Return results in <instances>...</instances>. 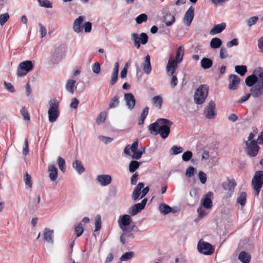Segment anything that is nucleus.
<instances>
[{
  "mask_svg": "<svg viewBox=\"0 0 263 263\" xmlns=\"http://www.w3.org/2000/svg\"><path fill=\"white\" fill-rule=\"evenodd\" d=\"M229 89L232 90H235L237 87V85L240 82V78L237 75L230 74L229 76Z\"/></svg>",
  "mask_w": 263,
  "mask_h": 263,
  "instance_id": "22",
  "label": "nucleus"
},
{
  "mask_svg": "<svg viewBox=\"0 0 263 263\" xmlns=\"http://www.w3.org/2000/svg\"><path fill=\"white\" fill-rule=\"evenodd\" d=\"M159 209L161 213L164 214H167L172 211V208L170 206L165 204H160Z\"/></svg>",
  "mask_w": 263,
  "mask_h": 263,
  "instance_id": "41",
  "label": "nucleus"
},
{
  "mask_svg": "<svg viewBox=\"0 0 263 263\" xmlns=\"http://www.w3.org/2000/svg\"><path fill=\"white\" fill-rule=\"evenodd\" d=\"M143 72L147 74H149L152 71L150 56L149 55H147L144 58V63L143 65Z\"/></svg>",
  "mask_w": 263,
  "mask_h": 263,
  "instance_id": "27",
  "label": "nucleus"
},
{
  "mask_svg": "<svg viewBox=\"0 0 263 263\" xmlns=\"http://www.w3.org/2000/svg\"><path fill=\"white\" fill-rule=\"evenodd\" d=\"M9 15L7 13L0 15V25L3 26L9 20Z\"/></svg>",
  "mask_w": 263,
  "mask_h": 263,
  "instance_id": "55",
  "label": "nucleus"
},
{
  "mask_svg": "<svg viewBox=\"0 0 263 263\" xmlns=\"http://www.w3.org/2000/svg\"><path fill=\"white\" fill-rule=\"evenodd\" d=\"M198 250L200 253L209 255L213 253L214 249L210 243L200 240L198 243Z\"/></svg>",
  "mask_w": 263,
  "mask_h": 263,
  "instance_id": "9",
  "label": "nucleus"
},
{
  "mask_svg": "<svg viewBox=\"0 0 263 263\" xmlns=\"http://www.w3.org/2000/svg\"><path fill=\"white\" fill-rule=\"evenodd\" d=\"M226 27V24L222 23L219 24L215 25L210 30V34L214 35L221 33Z\"/></svg>",
  "mask_w": 263,
  "mask_h": 263,
  "instance_id": "25",
  "label": "nucleus"
},
{
  "mask_svg": "<svg viewBox=\"0 0 263 263\" xmlns=\"http://www.w3.org/2000/svg\"><path fill=\"white\" fill-rule=\"evenodd\" d=\"M53 230L49 229L48 228H45L43 233L44 240L48 243H53Z\"/></svg>",
  "mask_w": 263,
  "mask_h": 263,
  "instance_id": "24",
  "label": "nucleus"
},
{
  "mask_svg": "<svg viewBox=\"0 0 263 263\" xmlns=\"http://www.w3.org/2000/svg\"><path fill=\"white\" fill-rule=\"evenodd\" d=\"M247 194L245 192H241L237 198V201L241 205L243 206L246 203Z\"/></svg>",
  "mask_w": 263,
  "mask_h": 263,
  "instance_id": "43",
  "label": "nucleus"
},
{
  "mask_svg": "<svg viewBox=\"0 0 263 263\" xmlns=\"http://www.w3.org/2000/svg\"><path fill=\"white\" fill-rule=\"evenodd\" d=\"M184 52V47L183 46H179L176 51L175 60L180 63L182 61Z\"/></svg>",
  "mask_w": 263,
  "mask_h": 263,
  "instance_id": "36",
  "label": "nucleus"
},
{
  "mask_svg": "<svg viewBox=\"0 0 263 263\" xmlns=\"http://www.w3.org/2000/svg\"><path fill=\"white\" fill-rule=\"evenodd\" d=\"M144 187V183L143 182H139L134 189L132 194V199L136 201L140 197L141 194V190Z\"/></svg>",
  "mask_w": 263,
  "mask_h": 263,
  "instance_id": "28",
  "label": "nucleus"
},
{
  "mask_svg": "<svg viewBox=\"0 0 263 263\" xmlns=\"http://www.w3.org/2000/svg\"><path fill=\"white\" fill-rule=\"evenodd\" d=\"M49 177L52 181H54L58 178V168L53 165H49L48 168Z\"/></svg>",
  "mask_w": 263,
  "mask_h": 263,
  "instance_id": "26",
  "label": "nucleus"
},
{
  "mask_svg": "<svg viewBox=\"0 0 263 263\" xmlns=\"http://www.w3.org/2000/svg\"><path fill=\"white\" fill-rule=\"evenodd\" d=\"M173 123L166 119L160 118L149 125L148 128L154 135L159 134L163 139L167 138L170 133V127Z\"/></svg>",
  "mask_w": 263,
  "mask_h": 263,
  "instance_id": "1",
  "label": "nucleus"
},
{
  "mask_svg": "<svg viewBox=\"0 0 263 263\" xmlns=\"http://www.w3.org/2000/svg\"><path fill=\"white\" fill-rule=\"evenodd\" d=\"M124 100L128 108L130 110L133 109L136 103V100L134 95L132 93H125Z\"/></svg>",
  "mask_w": 263,
  "mask_h": 263,
  "instance_id": "21",
  "label": "nucleus"
},
{
  "mask_svg": "<svg viewBox=\"0 0 263 263\" xmlns=\"http://www.w3.org/2000/svg\"><path fill=\"white\" fill-rule=\"evenodd\" d=\"M194 16V8L192 6H191L186 11L183 17V22L187 26H189L191 25L193 20Z\"/></svg>",
  "mask_w": 263,
  "mask_h": 263,
  "instance_id": "19",
  "label": "nucleus"
},
{
  "mask_svg": "<svg viewBox=\"0 0 263 263\" xmlns=\"http://www.w3.org/2000/svg\"><path fill=\"white\" fill-rule=\"evenodd\" d=\"M72 167L79 174H81L85 171V168L79 160H74L72 162Z\"/></svg>",
  "mask_w": 263,
  "mask_h": 263,
  "instance_id": "29",
  "label": "nucleus"
},
{
  "mask_svg": "<svg viewBox=\"0 0 263 263\" xmlns=\"http://www.w3.org/2000/svg\"><path fill=\"white\" fill-rule=\"evenodd\" d=\"M251 95L254 98L260 97L263 94V84L257 83L251 89Z\"/></svg>",
  "mask_w": 263,
  "mask_h": 263,
  "instance_id": "20",
  "label": "nucleus"
},
{
  "mask_svg": "<svg viewBox=\"0 0 263 263\" xmlns=\"http://www.w3.org/2000/svg\"><path fill=\"white\" fill-rule=\"evenodd\" d=\"M258 20V16H252L247 19L246 21L247 26L249 27L255 25Z\"/></svg>",
  "mask_w": 263,
  "mask_h": 263,
  "instance_id": "47",
  "label": "nucleus"
},
{
  "mask_svg": "<svg viewBox=\"0 0 263 263\" xmlns=\"http://www.w3.org/2000/svg\"><path fill=\"white\" fill-rule=\"evenodd\" d=\"M236 183L234 180H228L222 184V187L225 191V197L229 198L232 196Z\"/></svg>",
  "mask_w": 263,
  "mask_h": 263,
  "instance_id": "12",
  "label": "nucleus"
},
{
  "mask_svg": "<svg viewBox=\"0 0 263 263\" xmlns=\"http://www.w3.org/2000/svg\"><path fill=\"white\" fill-rule=\"evenodd\" d=\"M250 258V255L245 251H241L238 256V259L242 263H249Z\"/></svg>",
  "mask_w": 263,
  "mask_h": 263,
  "instance_id": "33",
  "label": "nucleus"
},
{
  "mask_svg": "<svg viewBox=\"0 0 263 263\" xmlns=\"http://www.w3.org/2000/svg\"><path fill=\"white\" fill-rule=\"evenodd\" d=\"M140 163L137 161L132 160L129 164V171L130 173L134 172L140 166Z\"/></svg>",
  "mask_w": 263,
  "mask_h": 263,
  "instance_id": "40",
  "label": "nucleus"
},
{
  "mask_svg": "<svg viewBox=\"0 0 263 263\" xmlns=\"http://www.w3.org/2000/svg\"><path fill=\"white\" fill-rule=\"evenodd\" d=\"M204 207L200 206L197 210L198 213V218L199 219H201L204 217L206 215H207L209 213V209H205Z\"/></svg>",
  "mask_w": 263,
  "mask_h": 263,
  "instance_id": "39",
  "label": "nucleus"
},
{
  "mask_svg": "<svg viewBox=\"0 0 263 263\" xmlns=\"http://www.w3.org/2000/svg\"><path fill=\"white\" fill-rule=\"evenodd\" d=\"M257 78L254 74H252L250 76H248L245 80L246 84L249 86L251 87L254 85L255 83H257Z\"/></svg>",
  "mask_w": 263,
  "mask_h": 263,
  "instance_id": "35",
  "label": "nucleus"
},
{
  "mask_svg": "<svg viewBox=\"0 0 263 263\" xmlns=\"http://www.w3.org/2000/svg\"><path fill=\"white\" fill-rule=\"evenodd\" d=\"M132 221V218L129 215H124L120 216L118 219V224L120 229L124 232V234H126L128 231L127 226L130 224Z\"/></svg>",
  "mask_w": 263,
  "mask_h": 263,
  "instance_id": "11",
  "label": "nucleus"
},
{
  "mask_svg": "<svg viewBox=\"0 0 263 263\" xmlns=\"http://www.w3.org/2000/svg\"><path fill=\"white\" fill-rule=\"evenodd\" d=\"M204 115L209 119H213L216 115L215 104L213 101H210L208 105L204 108Z\"/></svg>",
  "mask_w": 263,
  "mask_h": 263,
  "instance_id": "13",
  "label": "nucleus"
},
{
  "mask_svg": "<svg viewBox=\"0 0 263 263\" xmlns=\"http://www.w3.org/2000/svg\"><path fill=\"white\" fill-rule=\"evenodd\" d=\"M33 64L31 61L27 60L21 63L17 69V75L21 77L32 70Z\"/></svg>",
  "mask_w": 263,
  "mask_h": 263,
  "instance_id": "6",
  "label": "nucleus"
},
{
  "mask_svg": "<svg viewBox=\"0 0 263 263\" xmlns=\"http://www.w3.org/2000/svg\"><path fill=\"white\" fill-rule=\"evenodd\" d=\"M183 151V148L176 145L173 146L170 149V153L171 155H177Z\"/></svg>",
  "mask_w": 263,
  "mask_h": 263,
  "instance_id": "45",
  "label": "nucleus"
},
{
  "mask_svg": "<svg viewBox=\"0 0 263 263\" xmlns=\"http://www.w3.org/2000/svg\"><path fill=\"white\" fill-rule=\"evenodd\" d=\"M163 20L166 26H170L175 22V17L173 15L167 14L164 17Z\"/></svg>",
  "mask_w": 263,
  "mask_h": 263,
  "instance_id": "38",
  "label": "nucleus"
},
{
  "mask_svg": "<svg viewBox=\"0 0 263 263\" xmlns=\"http://www.w3.org/2000/svg\"><path fill=\"white\" fill-rule=\"evenodd\" d=\"M76 84V81L74 80L69 79L67 80L66 84V89L67 91L71 93V94L73 93L74 89L73 88L74 87Z\"/></svg>",
  "mask_w": 263,
  "mask_h": 263,
  "instance_id": "37",
  "label": "nucleus"
},
{
  "mask_svg": "<svg viewBox=\"0 0 263 263\" xmlns=\"http://www.w3.org/2000/svg\"><path fill=\"white\" fill-rule=\"evenodd\" d=\"M134 256L133 252H126L120 257L121 261H127L131 259Z\"/></svg>",
  "mask_w": 263,
  "mask_h": 263,
  "instance_id": "50",
  "label": "nucleus"
},
{
  "mask_svg": "<svg viewBox=\"0 0 263 263\" xmlns=\"http://www.w3.org/2000/svg\"><path fill=\"white\" fill-rule=\"evenodd\" d=\"M138 141H135L132 145H127L124 149V153L127 155L130 156L134 159L138 160L140 159L142 155L145 152V147H141L138 150Z\"/></svg>",
  "mask_w": 263,
  "mask_h": 263,
  "instance_id": "2",
  "label": "nucleus"
},
{
  "mask_svg": "<svg viewBox=\"0 0 263 263\" xmlns=\"http://www.w3.org/2000/svg\"><path fill=\"white\" fill-rule=\"evenodd\" d=\"M213 193L212 192H209L205 194L201 201V206L206 209H210L213 205L211 199Z\"/></svg>",
  "mask_w": 263,
  "mask_h": 263,
  "instance_id": "16",
  "label": "nucleus"
},
{
  "mask_svg": "<svg viewBox=\"0 0 263 263\" xmlns=\"http://www.w3.org/2000/svg\"><path fill=\"white\" fill-rule=\"evenodd\" d=\"M252 184L255 191V194L258 196L263 185V171H259L255 173L252 180Z\"/></svg>",
  "mask_w": 263,
  "mask_h": 263,
  "instance_id": "5",
  "label": "nucleus"
},
{
  "mask_svg": "<svg viewBox=\"0 0 263 263\" xmlns=\"http://www.w3.org/2000/svg\"><path fill=\"white\" fill-rule=\"evenodd\" d=\"M38 4L40 7L51 8L52 3L48 0H37Z\"/></svg>",
  "mask_w": 263,
  "mask_h": 263,
  "instance_id": "44",
  "label": "nucleus"
},
{
  "mask_svg": "<svg viewBox=\"0 0 263 263\" xmlns=\"http://www.w3.org/2000/svg\"><path fill=\"white\" fill-rule=\"evenodd\" d=\"M101 227V216L98 215L95 217V231H98L100 230Z\"/></svg>",
  "mask_w": 263,
  "mask_h": 263,
  "instance_id": "52",
  "label": "nucleus"
},
{
  "mask_svg": "<svg viewBox=\"0 0 263 263\" xmlns=\"http://www.w3.org/2000/svg\"><path fill=\"white\" fill-rule=\"evenodd\" d=\"M153 105L158 109L161 108L163 99L160 96H155L152 99Z\"/></svg>",
  "mask_w": 263,
  "mask_h": 263,
  "instance_id": "31",
  "label": "nucleus"
},
{
  "mask_svg": "<svg viewBox=\"0 0 263 263\" xmlns=\"http://www.w3.org/2000/svg\"><path fill=\"white\" fill-rule=\"evenodd\" d=\"M119 103V98L117 96H115L110 100L109 107L110 108H115L118 106Z\"/></svg>",
  "mask_w": 263,
  "mask_h": 263,
  "instance_id": "48",
  "label": "nucleus"
},
{
  "mask_svg": "<svg viewBox=\"0 0 263 263\" xmlns=\"http://www.w3.org/2000/svg\"><path fill=\"white\" fill-rule=\"evenodd\" d=\"M24 180L26 185H28L29 187H32L31 177L27 172L25 174Z\"/></svg>",
  "mask_w": 263,
  "mask_h": 263,
  "instance_id": "51",
  "label": "nucleus"
},
{
  "mask_svg": "<svg viewBox=\"0 0 263 263\" xmlns=\"http://www.w3.org/2000/svg\"><path fill=\"white\" fill-rule=\"evenodd\" d=\"M65 55L64 49L62 47L56 48L50 57V62L52 64H58Z\"/></svg>",
  "mask_w": 263,
  "mask_h": 263,
  "instance_id": "8",
  "label": "nucleus"
},
{
  "mask_svg": "<svg viewBox=\"0 0 263 263\" xmlns=\"http://www.w3.org/2000/svg\"><path fill=\"white\" fill-rule=\"evenodd\" d=\"M219 57L221 59L227 58L228 57L227 49L225 48H221L219 53Z\"/></svg>",
  "mask_w": 263,
  "mask_h": 263,
  "instance_id": "63",
  "label": "nucleus"
},
{
  "mask_svg": "<svg viewBox=\"0 0 263 263\" xmlns=\"http://www.w3.org/2000/svg\"><path fill=\"white\" fill-rule=\"evenodd\" d=\"M107 115L105 112H101L99 114L96 119V123L97 124H100L103 123L106 118Z\"/></svg>",
  "mask_w": 263,
  "mask_h": 263,
  "instance_id": "46",
  "label": "nucleus"
},
{
  "mask_svg": "<svg viewBox=\"0 0 263 263\" xmlns=\"http://www.w3.org/2000/svg\"><path fill=\"white\" fill-rule=\"evenodd\" d=\"M119 69V63L117 62L115 63L112 72L111 76V79L110 81V84L111 85H114L117 81L118 78V73Z\"/></svg>",
  "mask_w": 263,
  "mask_h": 263,
  "instance_id": "23",
  "label": "nucleus"
},
{
  "mask_svg": "<svg viewBox=\"0 0 263 263\" xmlns=\"http://www.w3.org/2000/svg\"><path fill=\"white\" fill-rule=\"evenodd\" d=\"M39 26L40 27V32L41 34V37L42 38L45 37L47 34V30L46 28L41 23H39Z\"/></svg>",
  "mask_w": 263,
  "mask_h": 263,
  "instance_id": "61",
  "label": "nucleus"
},
{
  "mask_svg": "<svg viewBox=\"0 0 263 263\" xmlns=\"http://www.w3.org/2000/svg\"><path fill=\"white\" fill-rule=\"evenodd\" d=\"M209 92V87L206 85H200L196 90L194 99L197 104H202L205 100Z\"/></svg>",
  "mask_w": 263,
  "mask_h": 263,
  "instance_id": "4",
  "label": "nucleus"
},
{
  "mask_svg": "<svg viewBox=\"0 0 263 263\" xmlns=\"http://www.w3.org/2000/svg\"><path fill=\"white\" fill-rule=\"evenodd\" d=\"M60 114L59 102L55 99H51L48 102V119L50 122H55L58 118Z\"/></svg>",
  "mask_w": 263,
  "mask_h": 263,
  "instance_id": "3",
  "label": "nucleus"
},
{
  "mask_svg": "<svg viewBox=\"0 0 263 263\" xmlns=\"http://www.w3.org/2000/svg\"><path fill=\"white\" fill-rule=\"evenodd\" d=\"M75 233L77 235V237L80 236L83 233L84 229L82 223H79L74 228Z\"/></svg>",
  "mask_w": 263,
  "mask_h": 263,
  "instance_id": "53",
  "label": "nucleus"
},
{
  "mask_svg": "<svg viewBox=\"0 0 263 263\" xmlns=\"http://www.w3.org/2000/svg\"><path fill=\"white\" fill-rule=\"evenodd\" d=\"M147 201V199L146 198H144L140 203L134 205L129 210V213L132 216L136 215L141 210L144 209Z\"/></svg>",
  "mask_w": 263,
  "mask_h": 263,
  "instance_id": "14",
  "label": "nucleus"
},
{
  "mask_svg": "<svg viewBox=\"0 0 263 263\" xmlns=\"http://www.w3.org/2000/svg\"><path fill=\"white\" fill-rule=\"evenodd\" d=\"M57 163L59 165V167L60 169V170L64 172L65 171V160L61 158V157H59L57 159Z\"/></svg>",
  "mask_w": 263,
  "mask_h": 263,
  "instance_id": "56",
  "label": "nucleus"
},
{
  "mask_svg": "<svg viewBox=\"0 0 263 263\" xmlns=\"http://www.w3.org/2000/svg\"><path fill=\"white\" fill-rule=\"evenodd\" d=\"M222 45L221 40L218 37L213 38L210 43L211 48L213 49H217L221 47Z\"/></svg>",
  "mask_w": 263,
  "mask_h": 263,
  "instance_id": "30",
  "label": "nucleus"
},
{
  "mask_svg": "<svg viewBox=\"0 0 263 263\" xmlns=\"http://www.w3.org/2000/svg\"><path fill=\"white\" fill-rule=\"evenodd\" d=\"M85 19V16L83 15L79 16L77 18L73 24V30L77 33H80L83 31V23Z\"/></svg>",
  "mask_w": 263,
  "mask_h": 263,
  "instance_id": "17",
  "label": "nucleus"
},
{
  "mask_svg": "<svg viewBox=\"0 0 263 263\" xmlns=\"http://www.w3.org/2000/svg\"><path fill=\"white\" fill-rule=\"evenodd\" d=\"M235 69L236 72L241 76L245 75L247 71V67L245 65L235 66Z\"/></svg>",
  "mask_w": 263,
  "mask_h": 263,
  "instance_id": "42",
  "label": "nucleus"
},
{
  "mask_svg": "<svg viewBox=\"0 0 263 263\" xmlns=\"http://www.w3.org/2000/svg\"><path fill=\"white\" fill-rule=\"evenodd\" d=\"M147 20V16L144 13H142L138 15L136 18V22L137 24H140L144 22H146Z\"/></svg>",
  "mask_w": 263,
  "mask_h": 263,
  "instance_id": "49",
  "label": "nucleus"
},
{
  "mask_svg": "<svg viewBox=\"0 0 263 263\" xmlns=\"http://www.w3.org/2000/svg\"><path fill=\"white\" fill-rule=\"evenodd\" d=\"M92 25L90 22H86L83 25V28L84 29V31L86 33H89L91 30Z\"/></svg>",
  "mask_w": 263,
  "mask_h": 263,
  "instance_id": "64",
  "label": "nucleus"
},
{
  "mask_svg": "<svg viewBox=\"0 0 263 263\" xmlns=\"http://www.w3.org/2000/svg\"><path fill=\"white\" fill-rule=\"evenodd\" d=\"M100 70V65L98 62H95L92 65V71L94 73L99 74Z\"/></svg>",
  "mask_w": 263,
  "mask_h": 263,
  "instance_id": "59",
  "label": "nucleus"
},
{
  "mask_svg": "<svg viewBox=\"0 0 263 263\" xmlns=\"http://www.w3.org/2000/svg\"><path fill=\"white\" fill-rule=\"evenodd\" d=\"M198 178L201 183L203 184L206 182L207 177L206 174L203 171H199L198 173Z\"/></svg>",
  "mask_w": 263,
  "mask_h": 263,
  "instance_id": "57",
  "label": "nucleus"
},
{
  "mask_svg": "<svg viewBox=\"0 0 263 263\" xmlns=\"http://www.w3.org/2000/svg\"><path fill=\"white\" fill-rule=\"evenodd\" d=\"M100 141H102L105 144H108L111 142L113 141V138L108 137H105L104 136H100L98 137Z\"/></svg>",
  "mask_w": 263,
  "mask_h": 263,
  "instance_id": "58",
  "label": "nucleus"
},
{
  "mask_svg": "<svg viewBox=\"0 0 263 263\" xmlns=\"http://www.w3.org/2000/svg\"><path fill=\"white\" fill-rule=\"evenodd\" d=\"M21 114L25 120H30V116L27 111L26 110V109L24 107L21 109Z\"/></svg>",
  "mask_w": 263,
  "mask_h": 263,
  "instance_id": "62",
  "label": "nucleus"
},
{
  "mask_svg": "<svg viewBox=\"0 0 263 263\" xmlns=\"http://www.w3.org/2000/svg\"><path fill=\"white\" fill-rule=\"evenodd\" d=\"M193 154L191 151L185 152L182 155V159L183 161L187 162L189 161L192 157Z\"/></svg>",
  "mask_w": 263,
  "mask_h": 263,
  "instance_id": "54",
  "label": "nucleus"
},
{
  "mask_svg": "<svg viewBox=\"0 0 263 263\" xmlns=\"http://www.w3.org/2000/svg\"><path fill=\"white\" fill-rule=\"evenodd\" d=\"M112 180L110 175L107 174L99 175L96 177L97 183L102 186H105L109 184Z\"/></svg>",
  "mask_w": 263,
  "mask_h": 263,
  "instance_id": "15",
  "label": "nucleus"
},
{
  "mask_svg": "<svg viewBox=\"0 0 263 263\" xmlns=\"http://www.w3.org/2000/svg\"><path fill=\"white\" fill-rule=\"evenodd\" d=\"M254 72L257 78V83L263 84V68L258 67L254 70Z\"/></svg>",
  "mask_w": 263,
  "mask_h": 263,
  "instance_id": "34",
  "label": "nucleus"
},
{
  "mask_svg": "<svg viewBox=\"0 0 263 263\" xmlns=\"http://www.w3.org/2000/svg\"><path fill=\"white\" fill-rule=\"evenodd\" d=\"M212 60L208 58H204L201 61V66L204 69L210 68L212 67Z\"/></svg>",
  "mask_w": 263,
  "mask_h": 263,
  "instance_id": "32",
  "label": "nucleus"
},
{
  "mask_svg": "<svg viewBox=\"0 0 263 263\" xmlns=\"http://www.w3.org/2000/svg\"><path fill=\"white\" fill-rule=\"evenodd\" d=\"M247 146L246 153L251 157H255L258 153L259 147L257 145L256 141H251L250 142L245 141Z\"/></svg>",
  "mask_w": 263,
  "mask_h": 263,
  "instance_id": "10",
  "label": "nucleus"
},
{
  "mask_svg": "<svg viewBox=\"0 0 263 263\" xmlns=\"http://www.w3.org/2000/svg\"><path fill=\"white\" fill-rule=\"evenodd\" d=\"M132 40L134 42L135 46L139 49L140 44L145 45L148 41V36L145 33H141L140 35L136 33L131 34Z\"/></svg>",
  "mask_w": 263,
  "mask_h": 263,
  "instance_id": "7",
  "label": "nucleus"
},
{
  "mask_svg": "<svg viewBox=\"0 0 263 263\" xmlns=\"http://www.w3.org/2000/svg\"><path fill=\"white\" fill-rule=\"evenodd\" d=\"M178 63H179L175 59L170 58L168 60L166 67V72L168 76L173 75L177 68Z\"/></svg>",
  "mask_w": 263,
  "mask_h": 263,
  "instance_id": "18",
  "label": "nucleus"
},
{
  "mask_svg": "<svg viewBox=\"0 0 263 263\" xmlns=\"http://www.w3.org/2000/svg\"><path fill=\"white\" fill-rule=\"evenodd\" d=\"M195 169L193 166H189L185 172V175L187 177H191L194 175Z\"/></svg>",
  "mask_w": 263,
  "mask_h": 263,
  "instance_id": "60",
  "label": "nucleus"
}]
</instances>
